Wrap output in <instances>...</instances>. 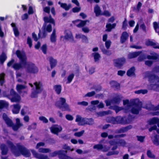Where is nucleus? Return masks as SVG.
I'll return each mask as SVG.
<instances>
[{"label": "nucleus", "mask_w": 159, "mask_h": 159, "mask_svg": "<svg viewBox=\"0 0 159 159\" xmlns=\"http://www.w3.org/2000/svg\"><path fill=\"white\" fill-rule=\"evenodd\" d=\"M14 108L13 110V113L14 114H18L21 108L19 104H16L13 105Z\"/></svg>", "instance_id": "412c9836"}, {"label": "nucleus", "mask_w": 159, "mask_h": 159, "mask_svg": "<svg viewBox=\"0 0 159 159\" xmlns=\"http://www.w3.org/2000/svg\"><path fill=\"white\" fill-rule=\"evenodd\" d=\"M48 60L50 65L51 68V69H52L55 67L57 65V60L54 59L51 56L48 57Z\"/></svg>", "instance_id": "2eb2a0df"}, {"label": "nucleus", "mask_w": 159, "mask_h": 159, "mask_svg": "<svg viewBox=\"0 0 159 159\" xmlns=\"http://www.w3.org/2000/svg\"><path fill=\"white\" fill-rule=\"evenodd\" d=\"M56 35H51L50 37V40L52 42L54 43L56 41Z\"/></svg>", "instance_id": "680f3d73"}, {"label": "nucleus", "mask_w": 159, "mask_h": 159, "mask_svg": "<svg viewBox=\"0 0 159 159\" xmlns=\"http://www.w3.org/2000/svg\"><path fill=\"white\" fill-rule=\"evenodd\" d=\"M52 25L49 24H48L46 28V30L48 32H50L52 31Z\"/></svg>", "instance_id": "0e129e2a"}, {"label": "nucleus", "mask_w": 159, "mask_h": 159, "mask_svg": "<svg viewBox=\"0 0 159 159\" xmlns=\"http://www.w3.org/2000/svg\"><path fill=\"white\" fill-rule=\"evenodd\" d=\"M2 117L7 126L11 127L14 131H17L23 125V124L20 123V119L18 118L16 119V123L15 124L13 123L12 120L9 118L5 113L3 114Z\"/></svg>", "instance_id": "39448f33"}, {"label": "nucleus", "mask_w": 159, "mask_h": 159, "mask_svg": "<svg viewBox=\"0 0 159 159\" xmlns=\"http://www.w3.org/2000/svg\"><path fill=\"white\" fill-rule=\"evenodd\" d=\"M109 143L111 145H114L117 144V140L113 139L109 141Z\"/></svg>", "instance_id": "e2e57ef3"}, {"label": "nucleus", "mask_w": 159, "mask_h": 159, "mask_svg": "<svg viewBox=\"0 0 159 159\" xmlns=\"http://www.w3.org/2000/svg\"><path fill=\"white\" fill-rule=\"evenodd\" d=\"M9 106V103L6 101L3 100H0V109L3 108H7Z\"/></svg>", "instance_id": "aec40b11"}, {"label": "nucleus", "mask_w": 159, "mask_h": 159, "mask_svg": "<svg viewBox=\"0 0 159 159\" xmlns=\"http://www.w3.org/2000/svg\"><path fill=\"white\" fill-rule=\"evenodd\" d=\"M110 84L111 87L115 89H119L120 88V84L115 81H111Z\"/></svg>", "instance_id": "393cba45"}, {"label": "nucleus", "mask_w": 159, "mask_h": 159, "mask_svg": "<svg viewBox=\"0 0 159 159\" xmlns=\"http://www.w3.org/2000/svg\"><path fill=\"white\" fill-rule=\"evenodd\" d=\"M64 37L66 39H70L72 41H74L72 33L70 31H68L66 32Z\"/></svg>", "instance_id": "b1692460"}, {"label": "nucleus", "mask_w": 159, "mask_h": 159, "mask_svg": "<svg viewBox=\"0 0 159 159\" xmlns=\"http://www.w3.org/2000/svg\"><path fill=\"white\" fill-rule=\"evenodd\" d=\"M6 143L12 153L16 157H19L21 155L26 157L30 156L31 153L30 150L20 143H16V146L9 140H7Z\"/></svg>", "instance_id": "f257e3e1"}, {"label": "nucleus", "mask_w": 159, "mask_h": 159, "mask_svg": "<svg viewBox=\"0 0 159 159\" xmlns=\"http://www.w3.org/2000/svg\"><path fill=\"white\" fill-rule=\"evenodd\" d=\"M39 93V92H38L36 90H34L32 92L31 94V97L32 98H37L38 97V94Z\"/></svg>", "instance_id": "de8ad7c7"}, {"label": "nucleus", "mask_w": 159, "mask_h": 159, "mask_svg": "<svg viewBox=\"0 0 159 159\" xmlns=\"http://www.w3.org/2000/svg\"><path fill=\"white\" fill-rule=\"evenodd\" d=\"M126 144V142L124 139H121L117 140V145L118 146L124 147Z\"/></svg>", "instance_id": "a878e982"}, {"label": "nucleus", "mask_w": 159, "mask_h": 159, "mask_svg": "<svg viewBox=\"0 0 159 159\" xmlns=\"http://www.w3.org/2000/svg\"><path fill=\"white\" fill-rule=\"evenodd\" d=\"M115 66L121 68L125 62V59L124 57L118 58L114 60Z\"/></svg>", "instance_id": "f8f14e48"}, {"label": "nucleus", "mask_w": 159, "mask_h": 159, "mask_svg": "<svg viewBox=\"0 0 159 159\" xmlns=\"http://www.w3.org/2000/svg\"><path fill=\"white\" fill-rule=\"evenodd\" d=\"M96 109V107L93 105H90L88 107L86 108L87 110L92 111L95 110Z\"/></svg>", "instance_id": "bf43d9fd"}, {"label": "nucleus", "mask_w": 159, "mask_h": 159, "mask_svg": "<svg viewBox=\"0 0 159 159\" xmlns=\"http://www.w3.org/2000/svg\"><path fill=\"white\" fill-rule=\"evenodd\" d=\"M124 108L127 111H131L134 114H138L142 107V103L138 101L133 105L132 102H129V100H123Z\"/></svg>", "instance_id": "f03ea898"}, {"label": "nucleus", "mask_w": 159, "mask_h": 159, "mask_svg": "<svg viewBox=\"0 0 159 159\" xmlns=\"http://www.w3.org/2000/svg\"><path fill=\"white\" fill-rule=\"evenodd\" d=\"M158 119L156 118H153L150 120L149 121V124L150 125H152L157 124V122Z\"/></svg>", "instance_id": "58836bf2"}, {"label": "nucleus", "mask_w": 159, "mask_h": 159, "mask_svg": "<svg viewBox=\"0 0 159 159\" xmlns=\"http://www.w3.org/2000/svg\"><path fill=\"white\" fill-rule=\"evenodd\" d=\"M122 98V97L117 96L114 98L112 100V102L116 104H118Z\"/></svg>", "instance_id": "2f4dec72"}, {"label": "nucleus", "mask_w": 159, "mask_h": 159, "mask_svg": "<svg viewBox=\"0 0 159 159\" xmlns=\"http://www.w3.org/2000/svg\"><path fill=\"white\" fill-rule=\"evenodd\" d=\"M135 70V68L134 67H132L127 71V75L129 76L134 75Z\"/></svg>", "instance_id": "c756f323"}, {"label": "nucleus", "mask_w": 159, "mask_h": 159, "mask_svg": "<svg viewBox=\"0 0 159 159\" xmlns=\"http://www.w3.org/2000/svg\"><path fill=\"white\" fill-rule=\"evenodd\" d=\"M103 148V146L101 144H97L94 145L93 146V148L94 149H96L98 150H102Z\"/></svg>", "instance_id": "a18cd8bd"}, {"label": "nucleus", "mask_w": 159, "mask_h": 159, "mask_svg": "<svg viewBox=\"0 0 159 159\" xmlns=\"http://www.w3.org/2000/svg\"><path fill=\"white\" fill-rule=\"evenodd\" d=\"M35 87V90L40 93L43 90V84L41 81L35 82L34 83Z\"/></svg>", "instance_id": "ddd939ff"}, {"label": "nucleus", "mask_w": 159, "mask_h": 159, "mask_svg": "<svg viewBox=\"0 0 159 159\" xmlns=\"http://www.w3.org/2000/svg\"><path fill=\"white\" fill-rule=\"evenodd\" d=\"M80 38L82 39L83 42L87 43L88 42V40L87 37L83 35H80Z\"/></svg>", "instance_id": "5fc2aeb1"}, {"label": "nucleus", "mask_w": 159, "mask_h": 159, "mask_svg": "<svg viewBox=\"0 0 159 159\" xmlns=\"http://www.w3.org/2000/svg\"><path fill=\"white\" fill-rule=\"evenodd\" d=\"M0 148L2 151V155H7L8 152V148L7 146L5 144H2L0 145Z\"/></svg>", "instance_id": "dca6fc26"}, {"label": "nucleus", "mask_w": 159, "mask_h": 159, "mask_svg": "<svg viewBox=\"0 0 159 159\" xmlns=\"http://www.w3.org/2000/svg\"><path fill=\"white\" fill-rule=\"evenodd\" d=\"M14 35L15 36H18L19 35V32L17 28H15L13 30Z\"/></svg>", "instance_id": "69168bd1"}, {"label": "nucleus", "mask_w": 159, "mask_h": 159, "mask_svg": "<svg viewBox=\"0 0 159 159\" xmlns=\"http://www.w3.org/2000/svg\"><path fill=\"white\" fill-rule=\"evenodd\" d=\"M5 75L4 73H2L0 74V85L1 86H2L5 83Z\"/></svg>", "instance_id": "7c9ffc66"}, {"label": "nucleus", "mask_w": 159, "mask_h": 159, "mask_svg": "<svg viewBox=\"0 0 159 159\" xmlns=\"http://www.w3.org/2000/svg\"><path fill=\"white\" fill-rule=\"evenodd\" d=\"M25 88V86L22 84H18L16 86V89L18 91H20L22 89H24Z\"/></svg>", "instance_id": "79ce46f5"}, {"label": "nucleus", "mask_w": 159, "mask_h": 159, "mask_svg": "<svg viewBox=\"0 0 159 159\" xmlns=\"http://www.w3.org/2000/svg\"><path fill=\"white\" fill-rule=\"evenodd\" d=\"M17 57L20 60L19 63H15L13 65V68L16 70H19L25 67L27 65V57L24 52H21L19 50L16 52Z\"/></svg>", "instance_id": "20e7f679"}, {"label": "nucleus", "mask_w": 159, "mask_h": 159, "mask_svg": "<svg viewBox=\"0 0 159 159\" xmlns=\"http://www.w3.org/2000/svg\"><path fill=\"white\" fill-rule=\"evenodd\" d=\"M67 151L63 150L55 151L51 153L52 157H54L58 155L59 159H70V157L66 155Z\"/></svg>", "instance_id": "6e6552de"}, {"label": "nucleus", "mask_w": 159, "mask_h": 159, "mask_svg": "<svg viewBox=\"0 0 159 159\" xmlns=\"http://www.w3.org/2000/svg\"><path fill=\"white\" fill-rule=\"evenodd\" d=\"M116 25V24L115 23L111 24L110 23H107L106 25V28L107 29L106 31L110 32L111 29L115 28Z\"/></svg>", "instance_id": "5701e85b"}, {"label": "nucleus", "mask_w": 159, "mask_h": 159, "mask_svg": "<svg viewBox=\"0 0 159 159\" xmlns=\"http://www.w3.org/2000/svg\"><path fill=\"white\" fill-rule=\"evenodd\" d=\"M147 155L148 157L149 158H155V156L152 153V152L150 150H148L147 151Z\"/></svg>", "instance_id": "49530a36"}, {"label": "nucleus", "mask_w": 159, "mask_h": 159, "mask_svg": "<svg viewBox=\"0 0 159 159\" xmlns=\"http://www.w3.org/2000/svg\"><path fill=\"white\" fill-rule=\"evenodd\" d=\"M74 77V75L73 73H71L67 77V81L66 82V84L70 83L72 82Z\"/></svg>", "instance_id": "c9c22d12"}, {"label": "nucleus", "mask_w": 159, "mask_h": 159, "mask_svg": "<svg viewBox=\"0 0 159 159\" xmlns=\"http://www.w3.org/2000/svg\"><path fill=\"white\" fill-rule=\"evenodd\" d=\"M51 132L53 134H58V133L62 130V127H56L55 126H52L50 128Z\"/></svg>", "instance_id": "4468645a"}, {"label": "nucleus", "mask_w": 159, "mask_h": 159, "mask_svg": "<svg viewBox=\"0 0 159 159\" xmlns=\"http://www.w3.org/2000/svg\"><path fill=\"white\" fill-rule=\"evenodd\" d=\"M145 44L147 46H153L155 48L159 49V44H157L151 41L148 40L146 42Z\"/></svg>", "instance_id": "6ab92c4d"}, {"label": "nucleus", "mask_w": 159, "mask_h": 159, "mask_svg": "<svg viewBox=\"0 0 159 159\" xmlns=\"http://www.w3.org/2000/svg\"><path fill=\"white\" fill-rule=\"evenodd\" d=\"M111 111L108 110L106 111H103L102 112H99L98 114L100 116H104L109 114H111Z\"/></svg>", "instance_id": "4c0bfd02"}, {"label": "nucleus", "mask_w": 159, "mask_h": 159, "mask_svg": "<svg viewBox=\"0 0 159 159\" xmlns=\"http://www.w3.org/2000/svg\"><path fill=\"white\" fill-rule=\"evenodd\" d=\"M145 76L148 78L150 84L148 86L149 89L159 91V77L148 72L145 73Z\"/></svg>", "instance_id": "7ed1b4c3"}, {"label": "nucleus", "mask_w": 159, "mask_h": 159, "mask_svg": "<svg viewBox=\"0 0 159 159\" xmlns=\"http://www.w3.org/2000/svg\"><path fill=\"white\" fill-rule=\"evenodd\" d=\"M27 70L28 72L30 73L35 74L38 71V69L35 65L32 63L27 64Z\"/></svg>", "instance_id": "1a4fd4ad"}, {"label": "nucleus", "mask_w": 159, "mask_h": 159, "mask_svg": "<svg viewBox=\"0 0 159 159\" xmlns=\"http://www.w3.org/2000/svg\"><path fill=\"white\" fill-rule=\"evenodd\" d=\"M157 55L156 54H153L152 55H147V56L144 55H142L140 56L138 58V60L139 61H142L144 60L148 59H152L156 60L157 59Z\"/></svg>", "instance_id": "9b49d317"}, {"label": "nucleus", "mask_w": 159, "mask_h": 159, "mask_svg": "<svg viewBox=\"0 0 159 159\" xmlns=\"http://www.w3.org/2000/svg\"><path fill=\"white\" fill-rule=\"evenodd\" d=\"M111 43V42L110 40H108L105 42V46L107 49H108L110 48Z\"/></svg>", "instance_id": "052dcab7"}, {"label": "nucleus", "mask_w": 159, "mask_h": 159, "mask_svg": "<svg viewBox=\"0 0 159 159\" xmlns=\"http://www.w3.org/2000/svg\"><path fill=\"white\" fill-rule=\"evenodd\" d=\"M39 151L44 153L49 152L51 151V150L49 148H40L39 149Z\"/></svg>", "instance_id": "8fccbe9b"}, {"label": "nucleus", "mask_w": 159, "mask_h": 159, "mask_svg": "<svg viewBox=\"0 0 159 159\" xmlns=\"http://www.w3.org/2000/svg\"><path fill=\"white\" fill-rule=\"evenodd\" d=\"M92 55L94 57V61L95 62L98 61L101 57L100 55L98 52L93 53H92Z\"/></svg>", "instance_id": "72a5a7b5"}, {"label": "nucleus", "mask_w": 159, "mask_h": 159, "mask_svg": "<svg viewBox=\"0 0 159 159\" xmlns=\"http://www.w3.org/2000/svg\"><path fill=\"white\" fill-rule=\"evenodd\" d=\"M27 43L29 45L30 48L32 46V41L31 38L29 36L27 37Z\"/></svg>", "instance_id": "6e6d98bb"}, {"label": "nucleus", "mask_w": 159, "mask_h": 159, "mask_svg": "<svg viewBox=\"0 0 159 159\" xmlns=\"http://www.w3.org/2000/svg\"><path fill=\"white\" fill-rule=\"evenodd\" d=\"M100 48L103 53L105 55L108 56H110L111 54V51L110 50H107L103 46H101Z\"/></svg>", "instance_id": "cd10ccee"}, {"label": "nucleus", "mask_w": 159, "mask_h": 159, "mask_svg": "<svg viewBox=\"0 0 159 159\" xmlns=\"http://www.w3.org/2000/svg\"><path fill=\"white\" fill-rule=\"evenodd\" d=\"M86 124L92 125L94 124V121L92 118L86 119Z\"/></svg>", "instance_id": "09e8293b"}, {"label": "nucleus", "mask_w": 159, "mask_h": 159, "mask_svg": "<svg viewBox=\"0 0 159 159\" xmlns=\"http://www.w3.org/2000/svg\"><path fill=\"white\" fill-rule=\"evenodd\" d=\"M55 105L62 111H70L69 106L66 103V100L64 98H60V101L56 102Z\"/></svg>", "instance_id": "423d86ee"}, {"label": "nucleus", "mask_w": 159, "mask_h": 159, "mask_svg": "<svg viewBox=\"0 0 159 159\" xmlns=\"http://www.w3.org/2000/svg\"><path fill=\"white\" fill-rule=\"evenodd\" d=\"M39 119L40 120L43 121L44 123H46L48 122V120L46 117L43 116L39 117Z\"/></svg>", "instance_id": "4d7b16f0"}, {"label": "nucleus", "mask_w": 159, "mask_h": 159, "mask_svg": "<svg viewBox=\"0 0 159 159\" xmlns=\"http://www.w3.org/2000/svg\"><path fill=\"white\" fill-rule=\"evenodd\" d=\"M47 45L46 44H43L41 48V49L42 50L43 53L45 54L47 53Z\"/></svg>", "instance_id": "ea45409f"}, {"label": "nucleus", "mask_w": 159, "mask_h": 159, "mask_svg": "<svg viewBox=\"0 0 159 159\" xmlns=\"http://www.w3.org/2000/svg\"><path fill=\"white\" fill-rule=\"evenodd\" d=\"M129 36L128 34L126 32H124L120 37V42L123 43H125L127 39Z\"/></svg>", "instance_id": "f3484780"}, {"label": "nucleus", "mask_w": 159, "mask_h": 159, "mask_svg": "<svg viewBox=\"0 0 159 159\" xmlns=\"http://www.w3.org/2000/svg\"><path fill=\"white\" fill-rule=\"evenodd\" d=\"M89 20H80V27H83L87 24V23H89Z\"/></svg>", "instance_id": "37998d69"}, {"label": "nucleus", "mask_w": 159, "mask_h": 159, "mask_svg": "<svg viewBox=\"0 0 159 159\" xmlns=\"http://www.w3.org/2000/svg\"><path fill=\"white\" fill-rule=\"evenodd\" d=\"M10 94L7 95V96L10 99L11 102H20L21 99L20 96L13 89H12L10 90Z\"/></svg>", "instance_id": "0eeeda50"}, {"label": "nucleus", "mask_w": 159, "mask_h": 159, "mask_svg": "<svg viewBox=\"0 0 159 159\" xmlns=\"http://www.w3.org/2000/svg\"><path fill=\"white\" fill-rule=\"evenodd\" d=\"M152 142L154 145L156 146L159 145V140L158 139V136L157 135H156L154 136V139H152Z\"/></svg>", "instance_id": "473e14b6"}, {"label": "nucleus", "mask_w": 159, "mask_h": 159, "mask_svg": "<svg viewBox=\"0 0 159 159\" xmlns=\"http://www.w3.org/2000/svg\"><path fill=\"white\" fill-rule=\"evenodd\" d=\"M54 89L56 93L58 94H59L61 91V86L60 85H56L54 86Z\"/></svg>", "instance_id": "c85d7f7f"}, {"label": "nucleus", "mask_w": 159, "mask_h": 159, "mask_svg": "<svg viewBox=\"0 0 159 159\" xmlns=\"http://www.w3.org/2000/svg\"><path fill=\"white\" fill-rule=\"evenodd\" d=\"M94 12L96 16L100 15L101 10L100 7L97 4H96L94 7Z\"/></svg>", "instance_id": "bb28decb"}, {"label": "nucleus", "mask_w": 159, "mask_h": 159, "mask_svg": "<svg viewBox=\"0 0 159 159\" xmlns=\"http://www.w3.org/2000/svg\"><path fill=\"white\" fill-rule=\"evenodd\" d=\"M153 61H151V60H147V61H145V64L148 66H151L152 63H153Z\"/></svg>", "instance_id": "13d9d810"}, {"label": "nucleus", "mask_w": 159, "mask_h": 159, "mask_svg": "<svg viewBox=\"0 0 159 159\" xmlns=\"http://www.w3.org/2000/svg\"><path fill=\"white\" fill-rule=\"evenodd\" d=\"M140 53V52H139L130 53L128 55V58L129 59H132L135 58L139 56Z\"/></svg>", "instance_id": "4be33fe9"}, {"label": "nucleus", "mask_w": 159, "mask_h": 159, "mask_svg": "<svg viewBox=\"0 0 159 159\" xmlns=\"http://www.w3.org/2000/svg\"><path fill=\"white\" fill-rule=\"evenodd\" d=\"M58 4L60 5V6L61 8L64 9L66 11L69 10L71 6L70 4L67 5L66 3H61L60 1L58 2Z\"/></svg>", "instance_id": "a211bd4d"}, {"label": "nucleus", "mask_w": 159, "mask_h": 159, "mask_svg": "<svg viewBox=\"0 0 159 159\" xmlns=\"http://www.w3.org/2000/svg\"><path fill=\"white\" fill-rule=\"evenodd\" d=\"M148 91L147 89H140L134 92V93L136 94H140L142 93L144 94L147 93Z\"/></svg>", "instance_id": "e433bc0d"}, {"label": "nucleus", "mask_w": 159, "mask_h": 159, "mask_svg": "<svg viewBox=\"0 0 159 159\" xmlns=\"http://www.w3.org/2000/svg\"><path fill=\"white\" fill-rule=\"evenodd\" d=\"M72 22L74 26H76L78 27H80V19L73 21Z\"/></svg>", "instance_id": "3c124183"}, {"label": "nucleus", "mask_w": 159, "mask_h": 159, "mask_svg": "<svg viewBox=\"0 0 159 159\" xmlns=\"http://www.w3.org/2000/svg\"><path fill=\"white\" fill-rule=\"evenodd\" d=\"M110 122L113 124H125L126 122L124 120L122 117L120 116H117L116 117H111Z\"/></svg>", "instance_id": "9d476101"}, {"label": "nucleus", "mask_w": 159, "mask_h": 159, "mask_svg": "<svg viewBox=\"0 0 159 159\" xmlns=\"http://www.w3.org/2000/svg\"><path fill=\"white\" fill-rule=\"evenodd\" d=\"M153 27L156 32H157L159 34V32H157V29H159V23L156 22H154L153 23Z\"/></svg>", "instance_id": "c03bdc74"}, {"label": "nucleus", "mask_w": 159, "mask_h": 159, "mask_svg": "<svg viewBox=\"0 0 159 159\" xmlns=\"http://www.w3.org/2000/svg\"><path fill=\"white\" fill-rule=\"evenodd\" d=\"M7 58V57L4 53H2L0 57V61L1 63H3Z\"/></svg>", "instance_id": "f704fd0d"}, {"label": "nucleus", "mask_w": 159, "mask_h": 159, "mask_svg": "<svg viewBox=\"0 0 159 159\" xmlns=\"http://www.w3.org/2000/svg\"><path fill=\"white\" fill-rule=\"evenodd\" d=\"M86 119L80 117V125H83L86 124Z\"/></svg>", "instance_id": "338daca9"}, {"label": "nucleus", "mask_w": 159, "mask_h": 159, "mask_svg": "<svg viewBox=\"0 0 159 159\" xmlns=\"http://www.w3.org/2000/svg\"><path fill=\"white\" fill-rule=\"evenodd\" d=\"M95 94V92L94 91H92L91 92H88L87 94H86L85 96V97H91L94 96Z\"/></svg>", "instance_id": "603ef678"}, {"label": "nucleus", "mask_w": 159, "mask_h": 159, "mask_svg": "<svg viewBox=\"0 0 159 159\" xmlns=\"http://www.w3.org/2000/svg\"><path fill=\"white\" fill-rule=\"evenodd\" d=\"M102 89L101 86L100 85L97 86H94L93 88H91V89H94L97 92L100 91Z\"/></svg>", "instance_id": "864d4df0"}, {"label": "nucleus", "mask_w": 159, "mask_h": 159, "mask_svg": "<svg viewBox=\"0 0 159 159\" xmlns=\"http://www.w3.org/2000/svg\"><path fill=\"white\" fill-rule=\"evenodd\" d=\"M152 71L154 73H159V66L154 67Z\"/></svg>", "instance_id": "774afa93"}, {"label": "nucleus", "mask_w": 159, "mask_h": 159, "mask_svg": "<svg viewBox=\"0 0 159 159\" xmlns=\"http://www.w3.org/2000/svg\"><path fill=\"white\" fill-rule=\"evenodd\" d=\"M136 137L138 141L141 143L144 142L145 138V136H137Z\"/></svg>", "instance_id": "a19ab883"}]
</instances>
